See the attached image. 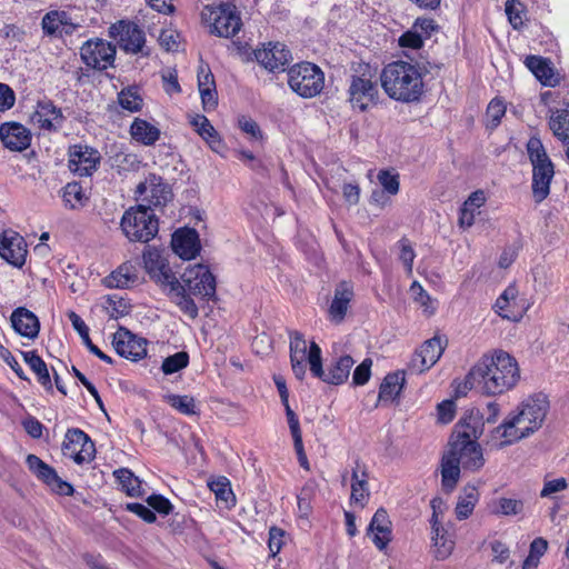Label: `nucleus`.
Listing matches in <instances>:
<instances>
[{
  "label": "nucleus",
  "instance_id": "4468645a",
  "mask_svg": "<svg viewBox=\"0 0 569 569\" xmlns=\"http://www.w3.org/2000/svg\"><path fill=\"white\" fill-rule=\"evenodd\" d=\"M26 463L29 470L50 487L53 492L63 496H71L73 493V487L69 482L62 480L56 470L42 461L38 456L32 453L28 455Z\"/></svg>",
  "mask_w": 569,
  "mask_h": 569
},
{
  "label": "nucleus",
  "instance_id": "a878e982",
  "mask_svg": "<svg viewBox=\"0 0 569 569\" xmlns=\"http://www.w3.org/2000/svg\"><path fill=\"white\" fill-rule=\"evenodd\" d=\"M33 119L40 128L54 131L59 130L64 121L61 109L48 99L38 102Z\"/></svg>",
  "mask_w": 569,
  "mask_h": 569
},
{
  "label": "nucleus",
  "instance_id": "a18cd8bd",
  "mask_svg": "<svg viewBox=\"0 0 569 569\" xmlns=\"http://www.w3.org/2000/svg\"><path fill=\"white\" fill-rule=\"evenodd\" d=\"M351 480L350 501L351 503L359 505L361 508H363L369 499L368 482L366 479L359 478L357 469L352 471Z\"/></svg>",
  "mask_w": 569,
  "mask_h": 569
},
{
  "label": "nucleus",
  "instance_id": "c03bdc74",
  "mask_svg": "<svg viewBox=\"0 0 569 569\" xmlns=\"http://www.w3.org/2000/svg\"><path fill=\"white\" fill-rule=\"evenodd\" d=\"M209 488L216 495L218 501L224 502L227 508H231L236 503V497L230 488V482L227 478L221 477L218 480L209 482Z\"/></svg>",
  "mask_w": 569,
  "mask_h": 569
},
{
  "label": "nucleus",
  "instance_id": "13d9d810",
  "mask_svg": "<svg viewBox=\"0 0 569 569\" xmlns=\"http://www.w3.org/2000/svg\"><path fill=\"white\" fill-rule=\"evenodd\" d=\"M372 360L370 358L365 359L358 367H356L352 375V382L356 386H363L368 382L371 376Z\"/></svg>",
  "mask_w": 569,
  "mask_h": 569
},
{
  "label": "nucleus",
  "instance_id": "f8f14e48",
  "mask_svg": "<svg viewBox=\"0 0 569 569\" xmlns=\"http://www.w3.org/2000/svg\"><path fill=\"white\" fill-rule=\"evenodd\" d=\"M80 57L87 67L106 70L114 62L116 47L102 39H90L80 48Z\"/></svg>",
  "mask_w": 569,
  "mask_h": 569
},
{
  "label": "nucleus",
  "instance_id": "1a4fd4ad",
  "mask_svg": "<svg viewBox=\"0 0 569 569\" xmlns=\"http://www.w3.org/2000/svg\"><path fill=\"white\" fill-rule=\"evenodd\" d=\"M393 99L418 101L423 92V81L418 69L407 62H393Z\"/></svg>",
  "mask_w": 569,
  "mask_h": 569
},
{
  "label": "nucleus",
  "instance_id": "6e6552de",
  "mask_svg": "<svg viewBox=\"0 0 569 569\" xmlns=\"http://www.w3.org/2000/svg\"><path fill=\"white\" fill-rule=\"evenodd\" d=\"M202 21L210 28V33L217 37L230 38L237 34L242 26L237 7L232 3L206 6L201 11Z\"/></svg>",
  "mask_w": 569,
  "mask_h": 569
},
{
  "label": "nucleus",
  "instance_id": "37998d69",
  "mask_svg": "<svg viewBox=\"0 0 569 569\" xmlns=\"http://www.w3.org/2000/svg\"><path fill=\"white\" fill-rule=\"evenodd\" d=\"M113 476L121 485L122 490L127 495L136 497L141 493L140 480L133 475V472L127 468H120L113 472Z\"/></svg>",
  "mask_w": 569,
  "mask_h": 569
},
{
  "label": "nucleus",
  "instance_id": "aec40b11",
  "mask_svg": "<svg viewBox=\"0 0 569 569\" xmlns=\"http://www.w3.org/2000/svg\"><path fill=\"white\" fill-rule=\"evenodd\" d=\"M350 102L355 108L365 111L369 103H376L378 97L377 86L362 76H352L349 87Z\"/></svg>",
  "mask_w": 569,
  "mask_h": 569
},
{
  "label": "nucleus",
  "instance_id": "e433bc0d",
  "mask_svg": "<svg viewBox=\"0 0 569 569\" xmlns=\"http://www.w3.org/2000/svg\"><path fill=\"white\" fill-rule=\"evenodd\" d=\"M191 124L199 136L209 143L212 150H219L222 144L221 139L206 116L197 114L192 118Z\"/></svg>",
  "mask_w": 569,
  "mask_h": 569
},
{
  "label": "nucleus",
  "instance_id": "4c0bfd02",
  "mask_svg": "<svg viewBox=\"0 0 569 569\" xmlns=\"http://www.w3.org/2000/svg\"><path fill=\"white\" fill-rule=\"evenodd\" d=\"M525 64L541 83L545 86L553 84V69L547 59L538 56H529L526 58Z\"/></svg>",
  "mask_w": 569,
  "mask_h": 569
},
{
  "label": "nucleus",
  "instance_id": "ea45409f",
  "mask_svg": "<svg viewBox=\"0 0 569 569\" xmlns=\"http://www.w3.org/2000/svg\"><path fill=\"white\" fill-rule=\"evenodd\" d=\"M479 493L476 487H466L463 495L459 497L455 512L459 520L469 518L478 502Z\"/></svg>",
  "mask_w": 569,
  "mask_h": 569
},
{
  "label": "nucleus",
  "instance_id": "9b49d317",
  "mask_svg": "<svg viewBox=\"0 0 569 569\" xmlns=\"http://www.w3.org/2000/svg\"><path fill=\"white\" fill-rule=\"evenodd\" d=\"M109 36L114 39L119 47L127 53L136 54L143 52L146 34L134 22L120 20L111 24Z\"/></svg>",
  "mask_w": 569,
  "mask_h": 569
},
{
  "label": "nucleus",
  "instance_id": "338daca9",
  "mask_svg": "<svg viewBox=\"0 0 569 569\" xmlns=\"http://www.w3.org/2000/svg\"><path fill=\"white\" fill-rule=\"evenodd\" d=\"M438 420L442 423L452 421L456 413V403L452 400H443L437 407Z\"/></svg>",
  "mask_w": 569,
  "mask_h": 569
},
{
  "label": "nucleus",
  "instance_id": "c85d7f7f",
  "mask_svg": "<svg viewBox=\"0 0 569 569\" xmlns=\"http://www.w3.org/2000/svg\"><path fill=\"white\" fill-rule=\"evenodd\" d=\"M352 297L353 289L349 282L342 281L337 286L333 300L329 308V315L332 321L339 323L345 319Z\"/></svg>",
  "mask_w": 569,
  "mask_h": 569
},
{
  "label": "nucleus",
  "instance_id": "69168bd1",
  "mask_svg": "<svg viewBox=\"0 0 569 569\" xmlns=\"http://www.w3.org/2000/svg\"><path fill=\"white\" fill-rule=\"evenodd\" d=\"M149 507L161 515H169L172 511L171 502L161 495H152L147 499Z\"/></svg>",
  "mask_w": 569,
  "mask_h": 569
},
{
  "label": "nucleus",
  "instance_id": "0eeeda50",
  "mask_svg": "<svg viewBox=\"0 0 569 569\" xmlns=\"http://www.w3.org/2000/svg\"><path fill=\"white\" fill-rule=\"evenodd\" d=\"M290 89L302 98H313L323 90L325 73L315 63L300 62L288 69Z\"/></svg>",
  "mask_w": 569,
  "mask_h": 569
},
{
  "label": "nucleus",
  "instance_id": "49530a36",
  "mask_svg": "<svg viewBox=\"0 0 569 569\" xmlns=\"http://www.w3.org/2000/svg\"><path fill=\"white\" fill-rule=\"evenodd\" d=\"M410 296L417 302L425 315L431 316L436 311V303L418 281H413L409 289Z\"/></svg>",
  "mask_w": 569,
  "mask_h": 569
},
{
  "label": "nucleus",
  "instance_id": "5fc2aeb1",
  "mask_svg": "<svg viewBox=\"0 0 569 569\" xmlns=\"http://www.w3.org/2000/svg\"><path fill=\"white\" fill-rule=\"evenodd\" d=\"M307 341L299 331L290 332V358L306 359Z\"/></svg>",
  "mask_w": 569,
  "mask_h": 569
},
{
  "label": "nucleus",
  "instance_id": "2f4dec72",
  "mask_svg": "<svg viewBox=\"0 0 569 569\" xmlns=\"http://www.w3.org/2000/svg\"><path fill=\"white\" fill-rule=\"evenodd\" d=\"M431 528H432V542L435 548V555L438 559H446L450 556L453 549V542L445 537V530L441 527V521L439 519V513L436 511V507L433 506V513L431 518Z\"/></svg>",
  "mask_w": 569,
  "mask_h": 569
},
{
  "label": "nucleus",
  "instance_id": "39448f33",
  "mask_svg": "<svg viewBox=\"0 0 569 569\" xmlns=\"http://www.w3.org/2000/svg\"><path fill=\"white\" fill-rule=\"evenodd\" d=\"M120 227L132 242L148 243L159 231V220L150 207L139 204L124 211Z\"/></svg>",
  "mask_w": 569,
  "mask_h": 569
},
{
  "label": "nucleus",
  "instance_id": "6e6d98bb",
  "mask_svg": "<svg viewBox=\"0 0 569 569\" xmlns=\"http://www.w3.org/2000/svg\"><path fill=\"white\" fill-rule=\"evenodd\" d=\"M412 29L421 37L425 41L429 39L437 30L438 26L433 19L418 18L412 24Z\"/></svg>",
  "mask_w": 569,
  "mask_h": 569
},
{
  "label": "nucleus",
  "instance_id": "bf43d9fd",
  "mask_svg": "<svg viewBox=\"0 0 569 569\" xmlns=\"http://www.w3.org/2000/svg\"><path fill=\"white\" fill-rule=\"evenodd\" d=\"M521 7L522 4L518 0H507L506 2V13L508 16L509 22L515 29H518L523 23L521 17Z\"/></svg>",
  "mask_w": 569,
  "mask_h": 569
},
{
  "label": "nucleus",
  "instance_id": "7ed1b4c3",
  "mask_svg": "<svg viewBox=\"0 0 569 569\" xmlns=\"http://www.w3.org/2000/svg\"><path fill=\"white\" fill-rule=\"evenodd\" d=\"M179 287L182 288L167 291L170 300L187 315L196 319L199 315L198 306L191 296L209 301L216 298L217 281L210 269L201 263L189 267L181 274Z\"/></svg>",
  "mask_w": 569,
  "mask_h": 569
},
{
  "label": "nucleus",
  "instance_id": "603ef678",
  "mask_svg": "<svg viewBox=\"0 0 569 569\" xmlns=\"http://www.w3.org/2000/svg\"><path fill=\"white\" fill-rule=\"evenodd\" d=\"M505 113H506V104H505L503 100L500 98H493L489 102V104L487 107V111H486L487 126L491 129L497 128L500 124L501 119L505 116Z\"/></svg>",
  "mask_w": 569,
  "mask_h": 569
},
{
  "label": "nucleus",
  "instance_id": "09e8293b",
  "mask_svg": "<svg viewBox=\"0 0 569 569\" xmlns=\"http://www.w3.org/2000/svg\"><path fill=\"white\" fill-rule=\"evenodd\" d=\"M168 403L178 410L180 413L186 416L198 415L199 411L197 409L196 400L193 397L188 395H170L168 396Z\"/></svg>",
  "mask_w": 569,
  "mask_h": 569
},
{
  "label": "nucleus",
  "instance_id": "864d4df0",
  "mask_svg": "<svg viewBox=\"0 0 569 569\" xmlns=\"http://www.w3.org/2000/svg\"><path fill=\"white\" fill-rule=\"evenodd\" d=\"M189 363V355L186 351H179L167 357L161 366L164 375H172L186 368Z\"/></svg>",
  "mask_w": 569,
  "mask_h": 569
},
{
  "label": "nucleus",
  "instance_id": "8fccbe9b",
  "mask_svg": "<svg viewBox=\"0 0 569 569\" xmlns=\"http://www.w3.org/2000/svg\"><path fill=\"white\" fill-rule=\"evenodd\" d=\"M68 14L64 11H50L46 13L41 21V27L47 36H54L60 26L66 24Z\"/></svg>",
  "mask_w": 569,
  "mask_h": 569
},
{
  "label": "nucleus",
  "instance_id": "c9c22d12",
  "mask_svg": "<svg viewBox=\"0 0 569 569\" xmlns=\"http://www.w3.org/2000/svg\"><path fill=\"white\" fill-rule=\"evenodd\" d=\"M23 359L30 369L36 373L38 382L49 392L53 391L50 373L47 363L36 351L22 352Z\"/></svg>",
  "mask_w": 569,
  "mask_h": 569
},
{
  "label": "nucleus",
  "instance_id": "5701e85b",
  "mask_svg": "<svg viewBox=\"0 0 569 569\" xmlns=\"http://www.w3.org/2000/svg\"><path fill=\"white\" fill-rule=\"evenodd\" d=\"M172 250L183 260H191L200 252L199 234L194 229L184 228L174 231Z\"/></svg>",
  "mask_w": 569,
  "mask_h": 569
},
{
  "label": "nucleus",
  "instance_id": "a19ab883",
  "mask_svg": "<svg viewBox=\"0 0 569 569\" xmlns=\"http://www.w3.org/2000/svg\"><path fill=\"white\" fill-rule=\"evenodd\" d=\"M118 103L131 113L139 112L143 107V98L137 86H128L118 93Z\"/></svg>",
  "mask_w": 569,
  "mask_h": 569
},
{
  "label": "nucleus",
  "instance_id": "f03ea898",
  "mask_svg": "<svg viewBox=\"0 0 569 569\" xmlns=\"http://www.w3.org/2000/svg\"><path fill=\"white\" fill-rule=\"evenodd\" d=\"M549 401L543 393H537L525 400L518 412L509 415L505 421L491 432V442L497 448L512 445L541 428Z\"/></svg>",
  "mask_w": 569,
  "mask_h": 569
},
{
  "label": "nucleus",
  "instance_id": "a211bd4d",
  "mask_svg": "<svg viewBox=\"0 0 569 569\" xmlns=\"http://www.w3.org/2000/svg\"><path fill=\"white\" fill-rule=\"evenodd\" d=\"M100 162L98 150L88 146H73L69 151V169L80 177L90 176Z\"/></svg>",
  "mask_w": 569,
  "mask_h": 569
},
{
  "label": "nucleus",
  "instance_id": "bb28decb",
  "mask_svg": "<svg viewBox=\"0 0 569 569\" xmlns=\"http://www.w3.org/2000/svg\"><path fill=\"white\" fill-rule=\"evenodd\" d=\"M12 328L20 336L34 339L39 335L40 322L38 317L24 307H19L11 313Z\"/></svg>",
  "mask_w": 569,
  "mask_h": 569
},
{
  "label": "nucleus",
  "instance_id": "f3484780",
  "mask_svg": "<svg viewBox=\"0 0 569 569\" xmlns=\"http://www.w3.org/2000/svg\"><path fill=\"white\" fill-rule=\"evenodd\" d=\"M527 309L526 301L518 298V289L515 284L508 286L495 303V310L500 317L515 322L523 318Z\"/></svg>",
  "mask_w": 569,
  "mask_h": 569
},
{
  "label": "nucleus",
  "instance_id": "9d476101",
  "mask_svg": "<svg viewBox=\"0 0 569 569\" xmlns=\"http://www.w3.org/2000/svg\"><path fill=\"white\" fill-rule=\"evenodd\" d=\"M143 264L147 273L152 280L159 283L163 289H182L179 287V279L171 270L168 260L161 254L160 250L147 247L142 254Z\"/></svg>",
  "mask_w": 569,
  "mask_h": 569
},
{
  "label": "nucleus",
  "instance_id": "cd10ccee",
  "mask_svg": "<svg viewBox=\"0 0 569 569\" xmlns=\"http://www.w3.org/2000/svg\"><path fill=\"white\" fill-rule=\"evenodd\" d=\"M198 88L206 110L214 109L218 104L214 77L208 66L198 70Z\"/></svg>",
  "mask_w": 569,
  "mask_h": 569
},
{
  "label": "nucleus",
  "instance_id": "423d86ee",
  "mask_svg": "<svg viewBox=\"0 0 569 569\" xmlns=\"http://www.w3.org/2000/svg\"><path fill=\"white\" fill-rule=\"evenodd\" d=\"M527 151L532 164V194L536 202H541L550 192L555 176L553 163L539 138L532 137L528 140Z\"/></svg>",
  "mask_w": 569,
  "mask_h": 569
},
{
  "label": "nucleus",
  "instance_id": "7c9ffc66",
  "mask_svg": "<svg viewBox=\"0 0 569 569\" xmlns=\"http://www.w3.org/2000/svg\"><path fill=\"white\" fill-rule=\"evenodd\" d=\"M129 132L134 141L143 146H153L161 134L159 128L141 118H134Z\"/></svg>",
  "mask_w": 569,
  "mask_h": 569
},
{
  "label": "nucleus",
  "instance_id": "774afa93",
  "mask_svg": "<svg viewBox=\"0 0 569 569\" xmlns=\"http://www.w3.org/2000/svg\"><path fill=\"white\" fill-rule=\"evenodd\" d=\"M284 536V531L278 527H271L269 530V540L268 547L272 556H276L280 552L283 541L282 538Z\"/></svg>",
  "mask_w": 569,
  "mask_h": 569
},
{
  "label": "nucleus",
  "instance_id": "052dcab7",
  "mask_svg": "<svg viewBox=\"0 0 569 569\" xmlns=\"http://www.w3.org/2000/svg\"><path fill=\"white\" fill-rule=\"evenodd\" d=\"M68 318L71 321L73 329L81 337L86 347H89L92 343V341L89 336L88 326L84 323V321L81 319V317L78 313H76L74 311H69Z\"/></svg>",
  "mask_w": 569,
  "mask_h": 569
},
{
  "label": "nucleus",
  "instance_id": "b1692460",
  "mask_svg": "<svg viewBox=\"0 0 569 569\" xmlns=\"http://www.w3.org/2000/svg\"><path fill=\"white\" fill-rule=\"evenodd\" d=\"M390 523L388 510L379 508L368 526L367 536L379 550L386 549L391 541Z\"/></svg>",
  "mask_w": 569,
  "mask_h": 569
},
{
  "label": "nucleus",
  "instance_id": "58836bf2",
  "mask_svg": "<svg viewBox=\"0 0 569 569\" xmlns=\"http://www.w3.org/2000/svg\"><path fill=\"white\" fill-rule=\"evenodd\" d=\"M378 183L371 193V202L377 206H385L391 198V170H380L378 176Z\"/></svg>",
  "mask_w": 569,
  "mask_h": 569
},
{
  "label": "nucleus",
  "instance_id": "f704fd0d",
  "mask_svg": "<svg viewBox=\"0 0 569 569\" xmlns=\"http://www.w3.org/2000/svg\"><path fill=\"white\" fill-rule=\"evenodd\" d=\"M353 365L355 360L348 355L336 359L328 366L323 382L336 386L343 383L349 378Z\"/></svg>",
  "mask_w": 569,
  "mask_h": 569
},
{
  "label": "nucleus",
  "instance_id": "4be33fe9",
  "mask_svg": "<svg viewBox=\"0 0 569 569\" xmlns=\"http://www.w3.org/2000/svg\"><path fill=\"white\" fill-rule=\"evenodd\" d=\"M0 140L11 151H23L31 142V133L19 122H6L0 126Z\"/></svg>",
  "mask_w": 569,
  "mask_h": 569
},
{
  "label": "nucleus",
  "instance_id": "3c124183",
  "mask_svg": "<svg viewBox=\"0 0 569 569\" xmlns=\"http://www.w3.org/2000/svg\"><path fill=\"white\" fill-rule=\"evenodd\" d=\"M398 260L402 263L406 273L412 274V264L416 258V251L410 240L402 238L398 241Z\"/></svg>",
  "mask_w": 569,
  "mask_h": 569
},
{
  "label": "nucleus",
  "instance_id": "2eb2a0df",
  "mask_svg": "<svg viewBox=\"0 0 569 569\" xmlns=\"http://www.w3.org/2000/svg\"><path fill=\"white\" fill-rule=\"evenodd\" d=\"M112 345L119 356L131 361H138L147 356V339L137 337L122 327L113 335Z\"/></svg>",
  "mask_w": 569,
  "mask_h": 569
},
{
  "label": "nucleus",
  "instance_id": "e2e57ef3",
  "mask_svg": "<svg viewBox=\"0 0 569 569\" xmlns=\"http://www.w3.org/2000/svg\"><path fill=\"white\" fill-rule=\"evenodd\" d=\"M126 509L137 515L148 523H153L157 519L156 513L149 507L139 502L128 503Z\"/></svg>",
  "mask_w": 569,
  "mask_h": 569
},
{
  "label": "nucleus",
  "instance_id": "4d7b16f0",
  "mask_svg": "<svg viewBox=\"0 0 569 569\" xmlns=\"http://www.w3.org/2000/svg\"><path fill=\"white\" fill-rule=\"evenodd\" d=\"M425 41L412 28L406 31L399 39L398 44L402 49L419 50L423 47Z\"/></svg>",
  "mask_w": 569,
  "mask_h": 569
},
{
  "label": "nucleus",
  "instance_id": "412c9836",
  "mask_svg": "<svg viewBox=\"0 0 569 569\" xmlns=\"http://www.w3.org/2000/svg\"><path fill=\"white\" fill-rule=\"evenodd\" d=\"M445 348L439 337H433L422 343L413 355L410 366L418 372L430 369L441 357Z\"/></svg>",
  "mask_w": 569,
  "mask_h": 569
},
{
  "label": "nucleus",
  "instance_id": "ddd939ff",
  "mask_svg": "<svg viewBox=\"0 0 569 569\" xmlns=\"http://www.w3.org/2000/svg\"><path fill=\"white\" fill-rule=\"evenodd\" d=\"M62 452L78 465L90 462L94 458L96 448L89 436L78 429H68L62 443Z\"/></svg>",
  "mask_w": 569,
  "mask_h": 569
},
{
  "label": "nucleus",
  "instance_id": "680f3d73",
  "mask_svg": "<svg viewBox=\"0 0 569 569\" xmlns=\"http://www.w3.org/2000/svg\"><path fill=\"white\" fill-rule=\"evenodd\" d=\"M568 488L567 479L561 477L557 479L546 480L540 491L541 498L551 497L553 493L563 491Z\"/></svg>",
  "mask_w": 569,
  "mask_h": 569
},
{
  "label": "nucleus",
  "instance_id": "de8ad7c7",
  "mask_svg": "<svg viewBox=\"0 0 569 569\" xmlns=\"http://www.w3.org/2000/svg\"><path fill=\"white\" fill-rule=\"evenodd\" d=\"M62 198L66 207L77 209L84 204V193L82 187L77 182L67 183L63 188Z\"/></svg>",
  "mask_w": 569,
  "mask_h": 569
},
{
  "label": "nucleus",
  "instance_id": "c756f323",
  "mask_svg": "<svg viewBox=\"0 0 569 569\" xmlns=\"http://www.w3.org/2000/svg\"><path fill=\"white\" fill-rule=\"evenodd\" d=\"M138 269L131 262H124L112 271L106 279L104 283L109 288L128 289L138 283Z\"/></svg>",
  "mask_w": 569,
  "mask_h": 569
},
{
  "label": "nucleus",
  "instance_id": "72a5a7b5",
  "mask_svg": "<svg viewBox=\"0 0 569 569\" xmlns=\"http://www.w3.org/2000/svg\"><path fill=\"white\" fill-rule=\"evenodd\" d=\"M149 193L143 198L148 202L146 207L151 209L164 206L171 198V190L167 183L162 181V178L150 173L149 174Z\"/></svg>",
  "mask_w": 569,
  "mask_h": 569
},
{
  "label": "nucleus",
  "instance_id": "20e7f679",
  "mask_svg": "<svg viewBox=\"0 0 569 569\" xmlns=\"http://www.w3.org/2000/svg\"><path fill=\"white\" fill-rule=\"evenodd\" d=\"M486 463L482 448L477 441H450L449 449L441 458V485L446 492H452L460 479L461 468L479 471Z\"/></svg>",
  "mask_w": 569,
  "mask_h": 569
},
{
  "label": "nucleus",
  "instance_id": "dca6fc26",
  "mask_svg": "<svg viewBox=\"0 0 569 569\" xmlns=\"http://www.w3.org/2000/svg\"><path fill=\"white\" fill-rule=\"evenodd\" d=\"M28 254V244L24 238L13 230H6L0 234V257L16 268H22Z\"/></svg>",
  "mask_w": 569,
  "mask_h": 569
},
{
  "label": "nucleus",
  "instance_id": "f257e3e1",
  "mask_svg": "<svg viewBox=\"0 0 569 569\" xmlns=\"http://www.w3.org/2000/svg\"><path fill=\"white\" fill-rule=\"evenodd\" d=\"M469 375L479 381L487 396H500L515 389L521 378L517 359L502 349L485 353Z\"/></svg>",
  "mask_w": 569,
  "mask_h": 569
},
{
  "label": "nucleus",
  "instance_id": "393cba45",
  "mask_svg": "<svg viewBox=\"0 0 569 569\" xmlns=\"http://www.w3.org/2000/svg\"><path fill=\"white\" fill-rule=\"evenodd\" d=\"M481 419L482 417L478 410L470 411L469 415L460 419V421L456 425L450 441H477V439L483 432V422Z\"/></svg>",
  "mask_w": 569,
  "mask_h": 569
},
{
  "label": "nucleus",
  "instance_id": "473e14b6",
  "mask_svg": "<svg viewBox=\"0 0 569 569\" xmlns=\"http://www.w3.org/2000/svg\"><path fill=\"white\" fill-rule=\"evenodd\" d=\"M525 503L521 499L498 497L488 502V511L497 517H513L523 512Z\"/></svg>",
  "mask_w": 569,
  "mask_h": 569
},
{
  "label": "nucleus",
  "instance_id": "79ce46f5",
  "mask_svg": "<svg viewBox=\"0 0 569 569\" xmlns=\"http://www.w3.org/2000/svg\"><path fill=\"white\" fill-rule=\"evenodd\" d=\"M553 134L562 142L569 143V110H557L549 121Z\"/></svg>",
  "mask_w": 569,
  "mask_h": 569
},
{
  "label": "nucleus",
  "instance_id": "0e129e2a",
  "mask_svg": "<svg viewBox=\"0 0 569 569\" xmlns=\"http://www.w3.org/2000/svg\"><path fill=\"white\" fill-rule=\"evenodd\" d=\"M283 407L286 410V417L288 420V425H289V429H290L293 442L302 440V433H301L300 423H299V419H298L297 415L291 409L289 403L283 405Z\"/></svg>",
  "mask_w": 569,
  "mask_h": 569
},
{
  "label": "nucleus",
  "instance_id": "6ab92c4d",
  "mask_svg": "<svg viewBox=\"0 0 569 569\" xmlns=\"http://www.w3.org/2000/svg\"><path fill=\"white\" fill-rule=\"evenodd\" d=\"M256 60L267 70H286V66L292 60L290 51L282 43H269L268 48L254 51Z\"/></svg>",
  "mask_w": 569,
  "mask_h": 569
}]
</instances>
